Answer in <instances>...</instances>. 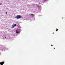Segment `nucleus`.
<instances>
[{"label":"nucleus","instance_id":"39448f33","mask_svg":"<svg viewBox=\"0 0 65 65\" xmlns=\"http://www.w3.org/2000/svg\"><path fill=\"white\" fill-rule=\"evenodd\" d=\"M14 26H17V25L16 24H15L14 25Z\"/></svg>","mask_w":65,"mask_h":65},{"label":"nucleus","instance_id":"f257e3e1","mask_svg":"<svg viewBox=\"0 0 65 65\" xmlns=\"http://www.w3.org/2000/svg\"><path fill=\"white\" fill-rule=\"evenodd\" d=\"M22 18V16L20 15H17L16 17V18L17 19H20Z\"/></svg>","mask_w":65,"mask_h":65},{"label":"nucleus","instance_id":"7ed1b4c3","mask_svg":"<svg viewBox=\"0 0 65 65\" xmlns=\"http://www.w3.org/2000/svg\"><path fill=\"white\" fill-rule=\"evenodd\" d=\"M14 27V25H13L12 26V27L11 28H13Z\"/></svg>","mask_w":65,"mask_h":65},{"label":"nucleus","instance_id":"ddd939ff","mask_svg":"<svg viewBox=\"0 0 65 65\" xmlns=\"http://www.w3.org/2000/svg\"><path fill=\"white\" fill-rule=\"evenodd\" d=\"M62 19H63V18H62Z\"/></svg>","mask_w":65,"mask_h":65},{"label":"nucleus","instance_id":"0eeeda50","mask_svg":"<svg viewBox=\"0 0 65 65\" xmlns=\"http://www.w3.org/2000/svg\"><path fill=\"white\" fill-rule=\"evenodd\" d=\"M7 12H6V14H7Z\"/></svg>","mask_w":65,"mask_h":65},{"label":"nucleus","instance_id":"20e7f679","mask_svg":"<svg viewBox=\"0 0 65 65\" xmlns=\"http://www.w3.org/2000/svg\"><path fill=\"white\" fill-rule=\"evenodd\" d=\"M56 31H58V29L57 28L56 30Z\"/></svg>","mask_w":65,"mask_h":65},{"label":"nucleus","instance_id":"4468645a","mask_svg":"<svg viewBox=\"0 0 65 65\" xmlns=\"http://www.w3.org/2000/svg\"><path fill=\"white\" fill-rule=\"evenodd\" d=\"M54 32H53V34H54Z\"/></svg>","mask_w":65,"mask_h":65},{"label":"nucleus","instance_id":"423d86ee","mask_svg":"<svg viewBox=\"0 0 65 65\" xmlns=\"http://www.w3.org/2000/svg\"><path fill=\"white\" fill-rule=\"evenodd\" d=\"M16 32L17 33H18V31L17 30H16Z\"/></svg>","mask_w":65,"mask_h":65},{"label":"nucleus","instance_id":"9d476101","mask_svg":"<svg viewBox=\"0 0 65 65\" xmlns=\"http://www.w3.org/2000/svg\"><path fill=\"white\" fill-rule=\"evenodd\" d=\"M51 45V46H53V45Z\"/></svg>","mask_w":65,"mask_h":65},{"label":"nucleus","instance_id":"1a4fd4ad","mask_svg":"<svg viewBox=\"0 0 65 65\" xmlns=\"http://www.w3.org/2000/svg\"><path fill=\"white\" fill-rule=\"evenodd\" d=\"M33 15V14H31V15Z\"/></svg>","mask_w":65,"mask_h":65},{"label":"nucleus","instance_id":"f03ea898","mask_svg":"<svg viewBox=\"0 0 65 65\" xmlns=\"http://www.w3.org/2000/svg\"><path fill=\"white\" fill-rule=\"evenodd\" d=\"M3 64H4V63H3V62L2 61L0 63V64H1V65H3Z\"/></svg>","mask_w":65,"mask_h":65},{"label":"nucleus","instance_id":"9b49d317","mask_svg":"<svg viewBox=\"0 0 65 65\" xmlns=\"http://www.w3.org/2000/svg\"><path fill=\"white\" fill-rule=\"evenodd\" d=\"M5 38H6V37H5Z\"/></svg>","mask_w":65,"mask_h":65},{"label":"nucleus","instance_id":"6e6552de","mask_svg":"<svg viewBox=\"0 0 65 65\" xmlns=\"http://www.w3.org/2000/svg\"><path fill=\"white\" fill-rule=\"evenodd\" d=\"M1 4H2V3H1L0 4V5H1Z\"/></svg>","mask_w":65,"mask_h":65},{"label":"nucleus","instance_id":"f8f14e48","mask_svg":"<svg viewBox=\"0 0 65 65\" xmlns=\"http://www.w3.org/2000/svg\"><path fill=\"white\" fill-rule=\"evenodd\" d=\"M54 49H55V48H54Z\"/></svg>","mask_w":65,"mask_h":65}]
</instances>
